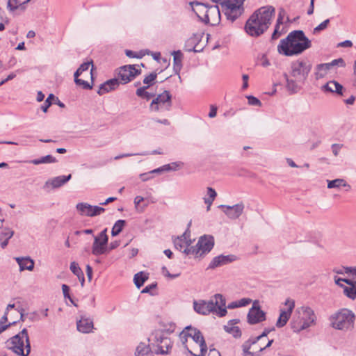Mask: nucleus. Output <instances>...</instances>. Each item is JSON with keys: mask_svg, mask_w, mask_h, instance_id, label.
Here are the masks:
<instances>
[{"mask_svg": "<svg viewBox=\"0 0 356 356\" xmlns=\"http://www.w3.org/2000/svg\"><path fill=\"white\" fill-rule=\"evenodd\" d=\"M16 261L19 266L20 271H23L24 270H32L34 268V261L29 257H17Z\"/></svg>", "mask_w": 356, "mask_h": 356, "instance_id": "31", "label": "nucleus"}, {"mask_svg": "<svg viewBox=\"0 0 356 356\" xmlns=\"http://www.w3.org/2000/svg\"><path fill=\"white\" fill-rule=\"evenodd\" d=\"M355 316L348 309H341L330 317L331 325L339 330H347L353 327Z\"/></svg>", "mask_w": 356, "mask_h": 356, "instance_id": "6", "label": "nucleus"}, {"mask_svg": "<svg viewBox=\"0 0 356 356\" xmlns=\"http://www.w3.org/2000/svg\"><path fill=\"white\" fill-rule=\"evenodd\" d=\"M92 63V62H86L81 64L77 70L74 72V77L77 79L78 76H87L90 77V80L92 81V70H89V67Z\"/></svg>", "mask_w": 356, "mask_h": 356, "instance_id": "25", "label": "nucleus"}, {"mask_svg": "<svg viewBox=\"0 0 356 356\" xmlns=\"http://www.w3.org/2000/svg\"><path fill=\"white\" fill-rule=\"evenodd\" d=\"M151 344L140 343L136 347L135 356H154V353L150 348Z\"/></svg>", "mask_w": 356, "mask_h": 356, "instance_id": "30", "label": "nucleus"}, {"mask_svg": "<svg viewBox=\"0 0 356 356\" xmlns=\"http://www.w3.org/2000/svg\"><path fill=\"white\" fill-rule=\"evenodd\" d=\"M140 71L135 65H127L119 67L115 72L113 79L107 80L102 83L99 89H107L106 86H108L110 89L118 88L120 84H126L132 81L138 74Z\"/></svg>", "mask_w": 356, "mask_h": 356, "instance_id": "3", "label": "nucleus"}, {"mask_svg": "<svg viewBox=\"0 0 356 356\" xmlns=\"http://www.w3.org/2000/svg\"><path fill=\"white\" fill-rule=\"evenodd\" d=\"M191 225V221H190L188 224V227L186 230L179 236L175 238L173 241L175 248L182 252L184 254L186 255V250H190L191 247V244L193 242V240L191 238V232L190 227Z\"/></svg>", "mask_w": 356, "mask_h": 356, "instance_id": "12", "label": "nucleus"}, {"mask_svg": "<svg viewBox=\"0 0 356 356\" xmlns=\"http://www.w3.org/2000/svg\"><path fill=\"white\" fill-rule=\"evenodd\" d=\"M70 268L71 271L78 277H80V275H83L82 270L79 266L78 264H76L75 261H73L70 264Z\"/></svg>", "mask_w": 356, "mask_h": 356, "instance_id": "45", "label": "nucleus"}, {"mask_svg": "<svg viewBox=\"0 0 356 356\" xmlns=\"http://www.w3.org/2000/svg\"><path fill=\"white\" fill-rule=\"evenodd\" d=\"M170 332L166 330H156L152 332V335L148 338V341L151 346H156L159 348L163 343L164 338L169 336Z\"/></svg>", "mask_w": 356, "mask_h": 356, "instance_id": "21", "label": "nucleus"}, {"mask_svg": "<svg viewBox=\"0 0 356 356\" xmlns=\"http://www.w3.org/2000/svg\"><path fill=\"white\" fill-rule=\"evenodd\" d=\"M161 271H162V273L163 274L164 276L168 277H169L170 279H175V278H176V277L179 276V273L178 274H171V273H170L165 266H163L161 268Z\"/></svg>", "mask_w": 356, "mask_h": 356, "instance_id": "52", "label": "nucleus"}, {"mask_svg": "<svg viewBox=\"0 0 356 356\" xmlns=\"http://www.w3.org/2000/svg\"><path fill=\"white\" fill-rule=\"evenodd\" d=\"M339 64H340L341 66L344 65V61L342 58L334 60L332 61V63L325 64V66L326 67V68L328 69L330 66H333Z\"/></svg>", "mask_w": 356, "mask_h": 356, "instance_id": "54", "label": "nucleus"}, {"mask_svg": "<svg viewBox=\"0 0 356 356\" xmlns=\"http://www.w3.org/2000/svg\"><path fill=\"white\" fill-rule=\"evenodd\" d=\"M341 147H342V145H339V144H337V143L333 144L332 145V151L333 154L335 156H338Z\"/></svg>", "mask_w": 356, "mask_h": 356, "instance_id": "58", "label": "nucleus"}, {"mask_svg": "<svg viewBox=\"0 0 356 356\" xmlns=\"http://www.w3.org/2000/svg\"><path fill=\"white\" fill-rule=\"evenodd\" d=\"M248 104L252 106H261V103L260 100L254 96H247Z\"/></svg>", "mask_w": 356, "mask_h": 356, "instance_id": "48", "label": "nucleus"}, {"mask_svg": "<svg viewBox=\"0 0 356 356\" xmlns=\"http://www.w3.org/2000/svg\"><path fill=\"white\" fill-rule=\"evenodd\" d=\"M126 225V221L124 220H117L111 230V234L113 236H118L122 230L124 226Z\"/></svg>", "mask_w": 356, "mask_h": 356, "instance_id": "40", "label": "nucleus"}, {"mask_svg": "<svg viewBox=\"0 0 356 356\" xmlns=\"http://www.w3.org/2000/svg\"><path fill=\"white\" fill-rule=\"evenodd\" d=\"M88 79H90V77L78 76L77 79L74 77V82L76 86L83 89H92L94 86L93 81L90 82Z\"/></svg>", "mask_w": 356, "mask_h": 356, "instance_id": "32", "label": "nucleus"}, {"mask_svg": "<svg viewBox=\"0 0 356 356\" xmlns=\"http://www.w3.org/2000/svg\"><path fill=\"white\" fill-rule=\"evenodd\" d=\"M237 259L236 255L234 254H228L223 255L220 254L217 257H215L209 264L207 269H214L216 268L222 266L224 265L228 264L236 261Z\"/></svg>", "mask_w": 356, "mask_h": 356, "instance_id": "19", "label": "nucleus"}, {"mask_svg": "<svg viewBox=\"0 0 356 356\" xmlns=\"http://www.w3.org/2000/svg\"><path fill=\"white\" fill-rule=\"evenodd\" d=\"M252 302V299L248 298H243L237 300L238 307H242L248 305Z\"/></svg>", "mask_w": 356, "mask_h": 356, "instance_id": "51", "label": "nucleus"}, {"mask_svg": "<svg viewBox=\"0 0 356 356\" xmlns=\"http://www.w3.org/2000/svg\"><path fill=\"white\" fill-rule=\"evenodd\" d=\"M334 88L337 90L343 89V86L335 81H330L326 83L323 87L322 89H333Z\"/></svg>", "mask_w": 356, "mask_h": 356, "instance_id": "44", "label": "nucleus"}, {"mask_svg": "<svg viewBox=\"0 0 356 356\" xmlns=\"http://www.w3.org/2000/svg\"><path fill=\"white\" fill-rule=\"evenodd\" d=\"M333 272L337 274L343 275L344 273L350 274L353 278H356V267L341 266L334 268Z\"/></svg>", "mask_w": 356, "mask_h": 356, "instance_id": "36", "label": "nucleus"}, {"mask_svg": "<svg viewBox=\"0 0 356 356\" xmlns=\"http://www.w3.org/2000/svg\"><path fill=\"white\" fill-rule=\"evenodd\" d=\"M292 75L295 78L302 80L311 70L310 65L303 60H297L292 63Z\"/></svg>", "mask_w": 356, "mask_h": 356, "instance_id": "17", "label": "nucleus"}, {"mask_svg": "<svg viewBox=\"0 0 356 356\" xmlns=\"http://www.w3.org/2000/svg\"><path fill=\"white\" fill-rule=\"evenodd\" d=\"M224 329L227 332L232 334L235 338H239L241 336V331L237 326L225 325Z\"/></svg>", "mask_w": 356, "mask_h": 356, "instance_id": "41", "label": "nucleus"}, {"mask_svg": "<svg viewBox=\"0 0 356 356\" xmlns=\"http://www.w3.org/2000/svg\"><path fill=\"white\" fill-rule=\"evenodd\" d=\"M181 165V163L173 162L170 164L164 165L161 166V168H162V170L163 172L170 171V170H176V168H172V165H175L176 167H180Z\"/></svg>", "mask_w": 356, "mask_h": 356, "instance_id": "47", "label": "nucleus"}, {"mask_svg": "<svg viewBox=\"0 0 356 356\" xmlns=\"http://www.w3.org/2000/svg\"><path fill=\"white\" fill-rule=\"evenodd\" d=\"M156 283H153V284H151L148 286H146L141 291V293H149L150 292L151 290H152L153 289L156 288Z\"/></svg>", "mask_w": 356, "mask_h": 356, "instance_id": "59", "label": "nucleus"}, {"mask_svg": "<svg viewBox=\"0 0 356 356\" xmlns=\"http://www.w3.org/2000/svg\"><path fill=\"white\" fill-rule=\"evenodd\" d=\"M29 163H32L34 165H39L42 163H56L57 160L55 157H54L51 155H47L44 156H42L40 159H33L29 161H28Z\"/></svg>", "mask_w": 356, "mask_h": 356, "instance_id": "35", "label": "nucleus"}, {"mask_svg": "<svg viewBox=\"0 0 356 356\" xmlns=\"http://www.w3.org/2000/svg\"><path fill=\"white\" fill-rule=\"evenodd\" d=\"M71 178H72V175L70 174L68 175L67 176L61 175V176H58V177H54L52 179L47 180L45 182L43 188H51V189L59 188V187L62 186L63 185H64L65 183H67L69 180H70Z\"/></svg>", "mask_w": 356, "mask_h": 356, "instance_id": "22", "label": "nucleus"}, {"mask_svg": "<svg viewBox=\"0 0 356 356\" xmlns=\"http://www.w3.org/2000/svg\"><path fill=\"white\" fill-rule=\"evenodd\" d=\"M29 1H30V0H8L7 7L13 12L19 7H22L24 4L27 3Z\"/></svg>", "mask_w": 356, "mask_h": 356, "instance_id": "38", "label": "nucleus"}, {"mask_svg": "<svg viewBox=\"0 0 356 356\" xmlns=\"http://www.w3.org/2000/svg\"><path fill=\"white\" fill-rule=\"evenodd\" d=\"M197 15L205 24L214 26L220 21V13L218 6H207L204 3H197Z\"/></svg>", "mask_w": 356, "mask_h": 356, "instance_id": "7", "label": "nucleus"}, {"mask_svg": "<svg viewBox=\"0 0 356 356\" xmlns=\"http://www.w3.org/2000/svg\"><path fill=\"white\" fill-rule=\"evenodd\" d=\"M200 40L199 34H193L191 37H190L185 43L184 49L187 51H199V50L196 49L197 44Z\"/></svg>", "mask_w": 356, "mask_h": 356, "instance_id": "29", "label": "nucleus"}, {"mask_svg": "<svg viewBox=\"0 0 356 356\" xmlns=\"http://www.w3.org/2000/svg\"><path fill=\"white\" fill-rule=\"evenodd\" d=\"M6 346L19 356H28L31 352V343L28 331L24 328L17 334L6 341Z\"/></svg>", "mask_w": 356, "mask_h": 356, "instance_id": "5", "label": "nucleus"}, {"mask_svg": "<svg viewBox=\"0 0 356 356\" xmlns=\"http://www.w3.org/2000/svg\"><path fill=\"white\" fill-rule=\"evenodd\" d=\"M136 95L143 99H149L154 95L149 93L147 90H136Z\"/></svg>", "mask_w": 356, "mask_h": 356, "instance_id": "49", "label": "nucleus"}, {"mask_svg": "<svg viewBox=\"0 0 356 356\" xmlns=\"http://www.w3.org/2000/svg\"><path fill=\"white\" fill-rule=\"evenodd\" d=\"M157 76V74L156 72H152L145 76L143 79V86H141L140 82H137L135 84V86L137 89H148V88L152 86L155 82Z\"/></svg>", "mask_w": 356, "mask_h": 356, "instance_id": "27", "label": "nucleus"}, {"mask_svg": "<svg viewBox=\"0 0 356 356\" xmlns=\"http://www.w3.org/2000/svg\"><path fill=\"white\" fill-rule=\"evenodd\" d=\"M245 0H225L221 3L222 11L227 19L234 22L244 12L243 3Z\"/></svg>", "mask_w": 356, "mask_h": 356, "instance_id": "10", "label": "nucleus"}, {"mask_svg": "<svg viewBox=\"0 0 356 356\" xmlns=\"http://www.w3.org/2000/svg\"><path fill=\"white\" fill-rule=\"evenodd\" d=\"M242 80H243L242 88H243V89H245L248 87V80H249L248 76L247 74H243L242 76Z\"/></svg>", "mask_w": 356, "mask_h": 356, "instance_id": "63", "label": "nucleus"}, {"mask_svg": "<svg viewBox=\"0 0 356 356\" xmlns=\"http://www.w3.org/2000/svg\"><path fill=\"white\" fill-rule=\"evenodd\" d=\"M329 22H330L329 19H326V20L323 21V22H321L318 26H317L316 28H314V33L319 32L322 30L325 29L327 28Z\"/></svg>", "mask_w": 356, "mask_h": 356, "instance_id": "50", "label": "nucleus"}, {"mask_svg": "<svg viewBox=\"0 0 356 356\" xmlns=\"http://www.w3.org/2000/svg\"><path fill=\"white\" fill-rule=\"evenodd\" d=\"M311 45V41L302 31H293L285 39L280 41L277 46V51L281 54L291 56L301 54Z\"/></svg>", "mask_w": 356, "mask_h": 356, "instance_id": "1", "label": "nucleus"}, {"mask_svg": "<svg viewBox=\"0 0 356 356\" xmlns=\"http://www.w3.org/2000/svg\"><path fill=\"white\" fill-rule=\"evenodd\" d=\"M275 10L273 6H266L257 10L252 15H257L258 22L260 23L261 26L268 29L271 24V20L275 15Z\"/></svg>", "mask_w": 356, "mask_h": 356, "instance_id": "13", "label": "nucleus"}, {"mask_svg": "<svg viewBox=\"0 0 356 356\" xmlns=\"http://www.w3.org/2000/svg\"><path fill=\"white\" fill-rule=\"evenodd\" d=\"M284 305L286 309H281L280 316L276 322V327L278 328L284 327L289 320L292 312L295 307V301L292 299L287 298L285 300Z\"/></svg>", "mask_w": 356, "mask_h": 356, "instance_id": "16", "label": "nucleus"}, {"mask_svg": "<svg viewBox=\"0 0 356 356\" xmlns=\"http://www.w3.org/2000/svg\"><path fill=\"white\" fill-rule=\"evenodd\" d=\"M284 15L285 10L283 8H280L276 24H282Z\"/></svg>", "mask_w": 356, "mask_h": 356, "instance_id": "57", "label": "nucleus"}, {"mask_svg": "<svg viewBox=\"0 0 356 356\" xmlns=\"http://www.w3.org/2000/svg\"><path fill=\"white\" fill-rule=\"evenodd\" d=\"M62 290H63V296H64V298H67L69 300H71V296L69 293V291H70V287L66 285V284H63L62 285Z\"/></svg>", "mask_w": 356, "mask_h": 356, "instance_id": "55", "label": "nucleus"}, {"mask_svg": "<svg viewBox=\"0 0 356 356\" xmlns=\"http://www.w3.org/2000/svg\"><path fill=\"white\" fill-rule=\"evenodd\" d=\"M76 209L81 215L93 217L101 214L105 209L99 206H92L88 203H79L76 206Z\"/></svg>", "mask_w": 356, "mask_h": 356, "instance_id": "18", "label": "nucleus"}, {"mask_svg": "<svg viewBox=\"0 0 356 356\" xmlns=\"http://www.w3.org/2000/svg\"><path fill=\"white\" fill-rule=\"evenodd\" d=\"M14 232L9 228H5L0 234L1 247L5 248L9 239L13 236Z\"/></svg>", "mask_w": 356, "mask_h": 356, "instance_id": "34", "label": "nucleus"}, {"mask_svg": "<svg viewBox=\"0 0 356 356\" xmlns=\"http://www.w3.org/2000/svg\"><path fill=\"white\" fill-rule=\"evenodd\" d=\"M217 114V107L214 105L211 106V110L209 113V117L213 118L216 116Z\"/></svg>", "mask_w": 356, "mask_h": 356, "instance_id": "60", "label": "nucleus"}, {"mask_svg": "<svg viewBox=\"0 0 356 356\" xmlns=\"http://www.w3.org/2000/svg\"><path fill=\"white\" fill-rule=\"evenodd\" d=\"M281 25L282 24H275V30L272 34L273 40L277 39L279 37H280L284 33V29L283 28L281 29Z\"/></svg>", "mask_w": 356, "mask_h": 356, "instance_id": "46", "label": "nucleus"}, {"mask_svg": "<svg viewBox=\"0 0 356 356\" xmlns=\"http://www.w3.org/2000/svg\"><path fill=\"white\" fill-rule=\"evenodd\" d=\"M175 65L180 67L183 58V54L181 51H175L172 53Z\"/></svg>", "mask_w": 356, "mask_h": 356, "instance_id": "43", "label": "nucleus"}, {"mask_svg": "<svg viewBox=\"0 0 356 356\" xmlns=\"http://www.w3.org/2000/svg\"><path fill=\"white\" fill-rule=\"evenodd\" d=\"M106 232L107 228H105L99 235L94 236V242L92 245V254L97 256L108 252V237Z\"/></svg>", "mask_w": 356, "mask_h": 356, "instance_id": "11", "label": "nucleus"}, {"mask_svg": "<svg viewBox=\"0 0 356 356\" xmlns=\"http://www.w3.org/2000/svg\"><path fill=\"white\" fill-rule=\"evenodd\" d=\"M171 96L168 90H163V92L159 95L155 99H154L151 103L150 107L152 110L158 111L159 106L168 103L170 106Z\"/></svg>", "mask_w": 356, "mask_h": 356, "instance_id": "23", "label": "nucleus"}, {"mask_svg": "<svg viewBox=\"0 0 356 356\" xmlns=\"http://www.w3.org/2000/svg\"><path fill=\"white\" fill-rule=\"evenodd\" d=\"M344 282L348 286L341 285L343 289V293L350 299L355 300L356 298V281L346 280Z\"/></svg>", "mask_w": 356, "mask_h": 356, "instance_id": "26", "label": "nucleus"}, {"mask_svg": "<svg viewBox=\"0 0 356 356\" xmlns=\"http://www.w3.org/2000/svg\"><path fill=\"white\" fill-rule=\"evenodd\" d=\"M220 207L224 209L223 212L230 219H237L243 213L244 204L241 202L233 206L220 205Z\"/></svg>", "mask_w": 356, "mask_h": 356, "instance_id": "20", "label": "nucleus"}, {"mask_svg": "<svg viewBox=\"0 0 356 356\" xmlns=\"http://www.w3.org/2000/svg\"><path fill=\"white\" fill-rule=\"evenodd\" d=\"M328 188H337L339 189L341 187L345 188L346 192L351 189L350 184L343 179H335L334 180H327Z\"/></svg>", "mask_w": 356, "mask_h": 356, "instance_id": "28", "label": "nucleus"}, {"mask_svg": "<svg viewBox=\"0 0 356 356\" xmlns=\"http://www.w3.org/2000/svg\"><path fill=\"white\" fill-rule=\"evenodd\" d=\"M252 341L248 340L243 344V346H242L243 351L250 350L251 346L254 344V343H252Z\"/></svg>", "mask_w": 356, "mask_h": 356, "instance_id": "62", "label": "nucleus"}, {"mask_svg": "<svg viewBox=\"0 0 356 356\" xmlns=\"http://www.w3.org/2000/svg\"><path fill=\"white\" fill-rule=\"evenodd\" d=\"M270 332V330L268 329H265L264 330V332L261 333V334H260L259 336L257 337L256 338H254L252 341V343H256L259 340H260L261 338L264 337H266L268 333Z\"/></svg>", "mask_w": 356, "mask_h": 356, "instance_id": "56", "label": "nucleus"}, {"mask_svg": "<svg viewBox=\"0 0 356 356\" xmlns=\"http://www.w3.org/2000/svg\"><path fill=\"white\" fill-rule=\"evenodd\" d=\"M248 323L257 324L266 320V312L261 309L258 300H254L247 315Z\"/></svg>", "mask_w": 356, "mask_h": 356, "instance_id": "14", "label": "nucleus"}, {"mask_svg": "<svg viewBox=\"0 0 356 356\" xmlns=\"http://www.w3.org/2000/svg\"><path fill=\"white\" fill-rule=\"evenodd\" d=\"M119 245H120V241H115L111 242L108 247V252L115 249Z\"/></svg>", "mask_w": 356, "mask_h": 356, "instance_id": "61", "label": "nucleus"}, {"mask_svg": "<svg viewBox=\"0 0 356 356\" xmlns=\"http://www.w3.org/2000/svg\"><path fill=\"white\" fill-rule=\"evenodd\" d=\"M77 330L82 333H90L94 328L93 321L89 318L81 316L76 323Z\"/></svg>", "mask_w": 356, "mask_h": 356, "instance_id": "24", "label": "nucleus"}, {"mask_svg": "<svg viewBox=\"0 0 356 356\" xmlns=\"http://www.w3.org/2000/svg\"><path fill=\"white\" fill-rule=\"evenodd\" d=\"M8 321V313L7 312H5L4 315L0 319V334L5 331L6 329H8L10 326L15 325L16 321H13L12 323H10L9 324L4 325L5 323H6Z\"/></svg>", "mask_w": 356, "mask_h": 356, "instance_id": "42", "label": "nucleus"}, {"mask_svg": "<svg viewBox=\"0 0 356 356\" xmlns=\"http://www.w3.org/2000/svg\"><path fill=\"white\" fill-rule=\"evenodd\" d=\"M214 238L210 235L202 236L195 246H191L186 250V255H193L200 257L209 252L213 248Z\"/></svg>", "mask_w": 356, "mask_h": 356, "instance_id": "9", "label": "nucleus"}, {"mask_svg": "<svg viewBox=\"0 0 356 356\" xmlns=\"http://www.w3.org/2000/svg\"><path fill=\"white\" fill-rule=\"evenodd\" d=\"M86 275L88 276V278L89 281L92 280V268L90 265L86 266Z\"/></svg>", "mask_w": 356, "mask_h": 356, "instance_id": "64", "label": "nucleus"}, {"mask_svg": "<svg viewBox=\"0 0 356 356\" xmlns=\"http://www.w3.org/2000/svg\"><path fill=\"white\" fill-rule=\"evenodd\" d=\"M207 195L209 197H204V202L207 205V210L209 211V210H210V207H211L213 202L214 201L216 197L217 196V193L213 188L208 187L207 188Z\"/></svg>", "mask_w": 356, "mask_h": 356, "instance_id": "37", "label": "nucleus"}, {"mask_svg": "<svg viewBox=\"0 0 356 356\" xmlns=\"http://www.w3.org/2000/svg\"><path fill=\"white\" fill-rule=\"evenodd\" d=\"M188 337L192 338L199 345L200 353L197 356H204L207 351V346L200 330L191 325L186 327L179 334V338L183 345H185L187 342Z\"/></svg>", "mask_w": 356, "mask_h": 356, "instance_id": "8", "label": "nucleus"}, {"mask_svg": "<svg viewBox=\"0 0 356 356\" xmlns=\"http://www.w3.org/2000/svg\"><path fill=\"white\" fill-rule=\"evenodd\" d=\"M147 279L148 277L143 272H139L134 275V284L138 289H140Z\"/></svg>", "mask_w": 356, "mask_h": 356, "instance_id": "39", "label": "nucleus"}, {"mask_svg": "<svg viewBox=\"0 0 356 356\" xmlns=\"http://www.w3.org/2000/svg\"><path fill=\"white\" fill-rule=\"evenodd\" d=\"M316 320L314 311L308 306H302L296 309L291 321V327L293 332H299L315 325Z\"/></svg>", "mask_w": 356, "mask_h": 356, "instance_id": "4", "label": "nucleus"}, {"mask_svg": "<svg viewBox=\"0 0 356 356\" xmlns=\"http://www.w3.org/2000/svg\"><path fill=\"white\" fill-rule=\"evenodd\" d=\"M149 154V153H140V154H131V153H125V154H119L116 156L114 157V159L115 160H119V159H121L122 158H125V157H129V156H134V155H147Z\"/></svg>", "mask_w": 356, "mask_h": 356, "instance_id": "53", "label": "nucleus"}, {"mask_svg": "<svg viewBox=\"0 0 356 356\" xmlns=\"http://www.w3.org/2000/svg\"><path fill=\"white\" fill-rule=\"evenodd\" d=\"M245 32L252 37H258L263 34L267 29L261 27L258 22L257 15H252L245 25Z\"/></svg>", "mask_w": 356, "mask_h": 356, "instance_id": "15", "label": "nucleus"}, {"mask_svg": "<svg viewBox=\"0 0 356 356\" xmlns=\"http://www.w3.org/2000/svg\"><path fill=\"white\" fill-rule=\"evenodd\" d=\"M172 344L169 336L164 338L162 344L159 347L156 351V354L167 355L169 354L170 349L172 348Z\"/></svg>", "mask_w": 356, "mask_h": 356, "instance_id": "33", "label": "nucleus"}, {"mask_svg": "<svg viewBox=\"0 0 356 356\" xmlns=\"http://www.w3.org/2000/svg\"><path fill=\"white\" fill-rule=\"evenodd\" d=\"M225 305V297L222 294L216 293L208 301L194 300L193 309L195 312L201 315L207 316L213 313L220 317H223L227 313Z\"/></svg>", "mask_w": 356, "mask_h": 356, "instance_id": "2", "label": "nucleus"}]
</instances>
